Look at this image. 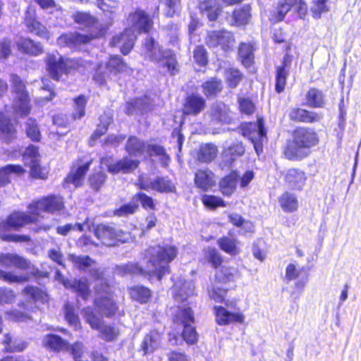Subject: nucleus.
<instances>
[{"mask_svg": "<svg viewBox=\"0 0 361 361\" xmlns=\"http://www.w3.org/2000/svg\"><path fill=\"white\" fill-rule=\"evenodd\" d=\"M177 253V247L173 245L164 244L152 247L146 251L145 268L136 263H128L121 267L119 269L124 274L156 276L160 281L164 274L169 273V264L176 258Z\"/></svg>", "mask_w": 361, "mask_h": 361, "instance_id": "1", "label": "nucleus"}, {"mask_svg": "<svg viewBox=\"0 0 361 361\" xmlns=\"http://www.w3.org/2000/svg\"><path fill=\"white\" fill-rule=\"evenodd\" d=\"M319 137L312 128L298 127L292 134V141L284 150V154L290 160H298L309 154V149L317 145Z\"/></svg>", "mask_w": 361, "mask_h": 361, "instance_id": "2", "label": "nucleus"}, {"mask_svg": "<svg viewBox=\"0 0 361 361\" xmlns=\"http://www.w3.org/2000/svg\"><path fill=\"white\" fill-rule=\"evenodd\" d=\"M37 215L27 214L25 212H16L10 214L5 221L1 224V228L4 231L1 232L0 238L7 242H28L30 238L26 235H17L7 233L6 231L11 229L18 231L25 225L37 221Z\"/></svg>", "mask_w": 361, "mask_h": 361, "instance_id": "3", "label": "nucleus"}, {"mask_svg": "<svg viewBox=\"0 0 361 361\" xmlns=\"http://www.w3.org/2000/svg\"><path fill=\"white\" fill-rule=\"evenodd\" d=\"M145 56L159 64L160 68H166L171 75L179 72L176 56L171 49H162L157 46L152 38H146L145 42Z\"/></svg>", "mask_w": 361, "mask_h": 361, "instance_id": "4", "label": "nucleus"}, {"mask_svg": "<svg viewBox=\"0 0 361 361\" xmlns=\"http://www.w3.org/2000/svg\"><path fill=\"white\" fill-rule=\"evenodd\" d=\"M237 271L235 268L223 267L215 274L211 289L208 290L209 298L216 302H223L230 288V282L233 281Z\"/></svg>", "mask_w": 361, "mask_h": 361, "instance_id": "5", "label": "nucleus"}, {"mask_svg": "<svg viewBox=\"0 0 361 361\" xmlns=\"http://www.w3.org/2000/svg\"><path fill=\"white\" fill-rule=\"evenodd\" d=\"M10 77L12 91L15 94L13 101V111L18 116H26L30 111L31 106L25 84L16 74H11Z\"/></svg>", "mask_w": 361, "mask_h": 361, "instance_id": "6", "label": "nucleus"}, {"mask_svg": "<svg viewBox=\"0 0 361 361\" xmlns=\"http://www.w3.org/2000/svg\"><path fill=\"white\" fill-rule=\"evenodd\" d=\"M95 292L97 296L94 304L99 313L106 317H113L118 310V306L112 298L109 287L103 282L102 279L99 280L96 284Z\"/></svg>", "mask_w": 361, "mask_h": 361, "instance_id": "7", "label": "nucleus"}, {"mask_svg": "<svg viewBox=\"0 0 361 361\" xmlns=\"http://www.w3.org/2000/svg\"><path fill=\"white\" fill-rule=\"evenodd\" d=\"M47 68L50 77L59 81L63 74H67L78 66V62L73 59H65L58 53L49 54L46 58Z\"/></svg>", "mask_w": 361, "mask_h": 361, "instance_id": "8", "label": "nucleus"}, {"mask_svg": "<svg viewBox=\"0 0 361 361\" xmlns=\"http://www.w3.org/2000/svg\"><path fill=\"white\" fill-rule=\"evenodd\" d=\"M175 322L183 326L182 332L183 340L189 345L195 344L197 341V334L195 326H192L195 317L191 308L185 305L178 307Z\"/></svg>", "mask_w": 361, "mask_h": 361, "instance_id": "9", "label": "nucleus"}, {"mask_svg": "<svg viewBox=\"0 0 361 361\" xmlns=\"http://www.w3.org/2000/svg\"><path fill=\"white\" fill-rule=\"evenodd\" d=\"M242 135L247 137L259 154L262 152V143L267 140V131L262 118H258L257 123H247L241 126Z\"/></svg>", "mask_w": 361, "mask_h": 361, "instance_id": "10", "label": "nucleus"}, {"mask_svg": "<svg viewBox=\"0 0 361 361\" xmlns=\"http://www.w3.org/2000/svg\"><path fill=\"white\" fill-rule=\"evenodd\" d=\"M136 185L141 190H152L159 192H173L176 190L174 184L169 178L157 176L155 179L151 180L145 174L139 176Z\"/></svg>", "mask_w": 361, "mask_h": 361, "instance_id": "11", "label": "nucleus"}, {"mask_svg": "<svg viewBox=\"0 0 361 361\" xmlns=\"http://www.w3.org/2000/svg\"><path fill=\"white\" fill-rule=\"evenodd\" d=\"M63 208V202L59 196L50 195L32 202L28 207L29 211L32 214L38 216L42 212L54 213L61 211Z\"/></svg>", "mask_w": 361, "mask_h": 361, "instance_id": "12", "label": "nucleus"}, {"mask_svg": "<svg viewBox=\"0 0 361 361\" xmlns=\"http://www.w3.org/2000/svg\"><path fill=\"white\" fill-rule=\"evenodd\" d=\"M102 30L90 35L80 34L78 32H70L62 35L57 39L59 45L75 48L76 47L90 42L92 39L102 35Z\"/></svg>", "mask_w": 361, "mask_h": 361, "instance_id": "13", "label": "nucleus"}, {"mask_svg": "<svg viewBox=\"0 0 361 361\" xmlns=\"http://www.w3.org/2000/svg\"><path fill=\"white\" fill-rule=\"evenodd\" d=\"M129 28L137 34L148 32L153 25L149 16L143 10L137 9L130 13L127 19Z\"/></svg>", "mask_w": 361, "mask_h": 361, "instance_id": "14", "label": "nucleus"}, {"mask_svg": "<svg viewBox=\"0 0 361 361\" xmlns=\"http://www.w3.org/2000/svg\"><path fill=\"white\" fill-rule=\"evenodd\" d=\"M39 157L38 148L32 145L28 146L23 154L25 164L30 167L31 176L34 178L45 179L47 173L41 169L39 164Z\"/></svg>", "mask_w": 361, "mask_h": 361, "instance_id": "15", "label": "nucleus"}, {"mask_svg": "<svg viewBox=\"0 0 361 361\" xmlns=\"http://www.w3.org/2000/svg\"><path fill=\"white\" fill-rule=\"evenodd\" d=\"M233 35L228 31L219 30L209 32L206 38V44L210 47H220L224 51L231 49L234 44Z\"/></svg>", "mask_w": 361, "mask_h": 361, "instance_id": "16", "label": "nucleus"}, {"mask_svg": "<svg viewBox=\"0 0 361 361\" xmlns=\"http://www.w3.org/2000/svg\"><path fill=\"white\" fill-rule=\"evenodd\" d=\"M121 231L110 224H100L94 230L95 236L107 246H112L117 240H121Z\"/></svg>", "mask_w": 361, "mask_h": 361, "instance_id": "17", "label": "nucleus"}, {"mask_svg": "<svg viewBox=\"0 0 361 361\" xmlns=\"http://www.w3.org/2000/svg\"><path fill=\"white\" fill-rule=\"evenodd\" d=\"M207 114L214 123L229 124L233 119L229 107L219 101L212 104Z\"/></svg>", "mask_w": 361, "mask_h": 361, "instance_id": "18", "label": "nucleus"}, {"mask_svg": "<svg viewBox=\"0 0 361 361\" xmlns=\"http://www.w3.org/2000/svg\"><path fill=\"white\" fill-rule=\"evenodd\" d=\"M68 258L80 270L89 273L94 279H99L100 272L96 266V262L89 256L71 254Z\"/></svg>", "mask_w": 361, "mask_h": 361, "instance_id": "19", "label": "nucleus"}, {"mask_svg": "<svg viewBox=\"0 0 361 361\" xmlns=\"http://www.w3.org/2000/svg\"><path fill=\"white\" fill-rule=\"evenodd\" d=\"M137 34L132 29L128 27L123 32L113 37L111 44L119 47L121 52L128 54L134 45Z\"/></svg>", "mask_w": 361, "mask_h": 361, "instance_id": "20", "label": "nucleus"}, {"mask_svg": "<svg viewBox=\"0 0 361 361\" xmlns=\"http://www.w3.org/2000/svg\"><path fill=\"white\" fill-rule=\"evenodd\" d=\"M25 23L29 32L42 38H49L47 28L35 19V10L29 6L25 15Z\"/></svg>", "mask_w": 361, "mask_h": 361, "instance_id": "21", "label": "nucleus"}, {"mask_svg": "<svg viewBox=\"0 0 361 361\" xmlns=\"http://www.w3.org/2000/svg\"><path fill=\"white\" fill-rule=\"evenodd\" d=\"M206 106V101L201 95L192 93L185 98L183 106V114L185 115L197 116Z\"/></svg>", "mask_w": 361, "mask_h": 361, "instance_id": "22", "label": "nucleus"}, {"mask_svg": "<svg viewBox=\"0 0 361 361\" xmlns=\"http://www.w3.org/2000/svg\"><path fill=\"white\" fill-rule=\"evenodd\" d=\"M0 265L5 268L15 267L20 270L29 269L30 262L16 253H0Z\"/></svg>", "mask_w": 361, "mask_h": 361, "instance_id": "23", "label": "nucleus"}, {"mask_svg": "<svg viewBox=\"0 0 361 361\" xmlns=\"http://www.w3.org/2000/svg\"><path fill=\"white\" fill-rule=\"evenodd\" d=\"M291 62V57L288 54H286L282 65L276 68L275 89L278 93L284 90Z\"/></svg>", "mask_w": 361, "mask_h": 361, "instance_id": "24", "label": "nucleus"}, {"mask_svg": "<svg viewBox=\"0 0 361 361\" xmlns=\"http://www.w3.org/2000/svg\"><path fill=\"white\" fill-rule=\"evenodd\" d=\"M288 116L290 119L293 121L306 123L319 122L322 118V114L301 108H293L290 109Z\"/></svg>", "mask_w": 361, "mask_h": 361, "instance_id": "25", "label": "nucleus"}, {"mask_svg": "<svg viewBox=\"0 0 361 361\" xmlns=\"http://www.w3.org/2000/svg\"><path fill=\"white\" fill-rule=\"evenodd\" d=\"M194 181L195 186L202 191H207L216 184L214 173L207 169L197 170Z\"/></svg>", "mask_w": 361, "mask_h": 361, "instance_id": "26", "label": "nucleus"}, {"mask_svg": "<svg viewBox=\"0 0 361 361\" xmlns=\"http://www.w3.org/2000/svg\"><path fill=\"white\" fill-rule=\"evenodd\" d=\"M140 161L136 159L125 157L115 163L109 164L108 171L113 174L120 172L128 173L136 169Z\"/></svg>", "mask_w": 361, "mask_h": 361, "instance_id": "27", "label": "nucleus"}, {"mask_svg": "<svg viewBox=\"0 0 361 361\" xmlns=\"http://www.w3.org/2000/svg\"><path fill=\"white\" fill-rule=\"evenodd\" d=\"M216 322L220 325H226L231 322L243 323L245 317L240 312H231L221 306L214 307Z\"/></svg>", "mask_w": 361, "mask_h": 361, "instance_id": "28", "label": "nucleus"}, {"mask_svg": "<svg viewBox=\"0 0 361 361\" xmlns=\"http://www.w3.org/2000/svg\"><path fill=\"white\" fill-rule=\"evenodd\" d=\"M195 286L191 281H183L180 279L174 285L173 297L176 301L183 302L194 294Z\"/></svg>", "mask_w": 361, "mask_h": 361, "instance_id": "29", "label": "nucleus"}, {"mask_svg": "<svg viewBox=\"0 0 361 361\" xmlns=\"http://www.w3.org/2000/svg\"><path fill=\"white\" fill-rule=\"evenodd\" d=\"M161 345V335L157 331H151L147 334L141 344L144 355L154 353Z\"/></svg>", "mask_w": 361, "mask_h": 361, "instance_id": "30", "label": "nucleus"}, {"mask_svg": "<svg viewBox=\"0 0 361 361\" xmlns=\"http://www.w3.org/2000/svg\"><path fill=\"white\" fill-rule=\"evenodd\" d=\"M16 130L11 119L0 111V136L7 142L16 137Z\"/></svg>", "mask_w": 361, "mask_h": 361, "instance_id": "31", "label": "nucleus"}, {"mask_svg": "<svg viewBox=\"0 0 361 361\" xmlns=\"http://www.w3.org/2000/svg\"><path fill=\"white\" fill-rule=\"evenodd\" d=\"M66 287H70L73 292L76 293L78 296L84 300H87L91 294L90 285L85 279H74L65 283Z\"/></svg>", "mask_w": 361, "mask_h": 361, "instance_id": "32", "label": "nucleus"}, {"mask_svg": "<svg viewBox=\"0 0 361 361\" xmlns=\"http://www.w3.org/2000/svg\"><path fill=\"white\" fill-rule=\"evenodd\" d=\"M199 8L210 21L216 20L221 12L216 0H200Z\"/></svg>", "mask_w": 361, "mask_h": 361, "instance_id": "33", "label": "nucleus"}, {"mask_svg": "<svg viewBox=\"0 0 361 361\" xmlns=\"http://www.w3.org/2000/svg\"><path fill=\"white\" fill-rule=\"evenodd\" d=\"M81 315L90 327L99 330L103 324V315L98 314L92 307H86L81 310Z\"/></svg>", "mask_w": 361, "mask_h": 361, "instance_id": "34", "label": "nucleus"}, {"mask_svg": "<svg viewBox=\"0 0 361 361\" xmlns=\"http://www.w3.org/2000/svg\"><path fill=\"white\" fill-rule=\"evenodd\" d=\"M17 47L20 51L33 56H38L43 52V47L40 43H36L27 38L20 39L17 42Z\"/></svg>", "mask_w": 361, "mask_h": 361, "instance_id": "35", "label": "nucleus"}, {"mask_svg": "<svg viewBox=\"0 0 361 361\" xmlns=\"http://www.w3.org/2000/svg\"><path fill=\"white\" fill-rule=\"evenodd\" d=\"M151 100L148 97L136 98L133 102H127L126 104V113L128 114H133L135 112L139 111L143 114L150 109Z\"/></svg>", "mask_w": 361, "mask_h": 361, "instance_id": "36", "label": "nucleus"}, {"mask_svg": "<svg viewBox=\"0 0 361 361\" xmlns=\"http://www.w3.org/2000/svg\"><path fill=\"white\" fill-rule=\"evenodd\" d=\"M305 180V173L298 169H290L286 175V183L294 189L300 190L304 185Z\"/></svg>", "mask_w": 361, "mask_h": 361, "instance_id": "37", "label": "nucleus"}, {"mask_svg": "<svg viewBox=\"0 0 361 361\" xmlns=\"http://www.w3.org/2000/svg\"><path fill=\"white\" fill-rule=\"evenodd\" d=\"M42 344L53 351H60L68 348V343L59 336L56 334H47L42 340Z\"/></svg>", "mask_w": 361, "mask_h": 361, "instance_id": "38", "label": "nucleus"}, {"mask_svg": "<svg viewBox=\"0 0 361 361\" xmlns=\"http://www.w3.org/2000/svg\"><path fill=\"white\" fill-rule=\"evenodd\" d=\"M90 164L91 161H88L81 166H79L75 169H72L71 172L65 179L66 183H72L75 187L80 186L83 181L85 175L89 170Z\"/></svg>", "mask_w": 361, "mask_h": 361, "instance_id": "39", "label": "nucleus"}, {"mask_svg": "<svg viewBox=\"0 0 361 361\" xmlns=\"http://www.w3.org/2000/svg\"><path fill=\"white\" fill-rule=\"evenodd\" d=\"M202 92L207 97H215L223 89L222 81L216 78H211L202 85Z\"/></svg>", "mask_w": 361, "mask_h": 361, "instance_id": "40", "label": "nucleus"}, {"mask_svg": "<svg viewBox=\"0 0 361 361\" xmlns=\"http://www.w3.org/2000/svg\"><path fill=\"white\" fill-rule=\"evenodd\" d=\"M238 177V173L233 171L220 180L219 187L223 195L230 196L234 192L236 188Z\"/></svg>", "mask_w": 361, "mask_h": 361, "instance_id": "41", "label": "nucleus"}, {"mask_svg": "<svg viewBox=\"0 0 361 361\" xmlns=\"http://www.w3.org/2000/svg\"><path fill=\"white\" fill-rule=\"evenodd\" d=\"M147 149L145 143L135 136H130L126 145V150L130 156L139 157L143 154Z\"/></svg>", "mask_w": 361, "mask_h": 361, "instance_id": "42", "label": "nucleus"}, {"mask_svg": "<svg viewBox=\"0 0 361 361\" xmlns=\"http://www.w3.org/2000/svg\"><path fill=\"white\" fill-rule=\"evenodd\" d=\"M297 0H284L280 2L278 6L271 11L269 20L273 23L282 21L287 13L290 11V5L296 2Z\"/></svg>", "mask_w": 361, "mask_h": 361, "instance_id": "43", "label": "nucleus"}, {"mask_svg": "<svg viewBox=\"0 0 361 361\" xmlns=\"http://www.w3.org/2000/svg\"><path fill=\"white\" fill-rule=\"evenodd\" d=\"M306 105L312 108H322L324 105L323 92L317 88H310L306 95Z\"/></svg>", "mask_w": 361, "mask_h": 361, "instance_id": "44", "label": "nucleus"}, {"mask_svg": "<svg viewBox=\"0 0 361 361\" xmlns=\"http://www.w3.org/2000/svg\"><path fill=\"white\" fill-rule=\"evenodd\" d=\"M250 10L251 8L249 5H244L242 7L235 9L233 12L232 25L240 26L248 23L251 17Z\"/></svg>", "mask_w": 361, "mask_h": 361, "instance_id": "45", "label": "nucleus"}, {"mask_svg": "<svg viewBox=\"0 0 361 361\" xmlns=\"http://www.w3.org/2000/svg\"><path fill=\"white\" fill-rule=\"evenodd\" d=\"M238 55L243 65L250 68L254 63V49L250 43H241L238 48Z\"/></svg>", "mask_w": 361, "mask_h": 361, "instance_id": "46", "label": "nucleus"}, {"mask_svg": "<svg viewBox=\"0 0 361 361\" xmlns=\"http://www.w3.org/2000/svg\"><path fill=\"white\" fill-rule=\"evenodd\" d=\"M25 172L20 165H7L0 169V186L9 183L13 174L20 175Z\"/></svg>", "mask_w": 361, "mask_h": 361, "instance_id": "47", "label": "nucleus"}, {"mask_svg": "<svg viewBox=\"0 0 361 361\" xmlns=\"http://www.w3.org/2000/svg\"><path fill=\"white\" fill-rule=\"evenodd\" d=\"M112 121V118L109 114L104 113L99 118V123L97 126V129L92 135L90 145H93L96 140L99 139L102 135L105 134L108 130V127Z\"/></svg>", "mask_w": 361, "mask_h": 361, "instance_id": "48", "label": "nucleus"}, {"mask_svg": "<svg viewBox=\"0 0 361 361\" xmlns=\"http://www.w3.org/2000/svg\"><path fill=\"white\" fill-rule=\"evenodd\" d=\"M279 204L286 212H293L298 207V202L294 194L284 192L279 198Z\"/></svg>", "mask_w": 361, "mask_h": 361, "instance_id": "49", "label": "nucleus"}, {"mask_svg": "<svg viewBox=\"0 0 361 361\" xmlns=\"http://www.w3.org/2000/svg\"><path fill=\"white\" fill-rule=\"evenodd\" d=\"M3 343L5 346V351L8 353L21 352L27 347V343L21 340L15 339L13 341L10 334L4 336Z\"/></svg>", "mask_w": 361, "mask_h": 361, "instance_id": "50", "label": "nucleus"}, {"mask_svg": "<svg viewBox=\"0 0 361 361\" xmlns=\"http://www.w3.org/2000/svg\"><path fill=\"white\" fill-rule=\"evenodd\" d=\"M131 298L140 303H147L152 297L151 290L142 286H135L130 289Z\"/></svg>", "mask_w": 361, "mask_h": 361, "instance_id": "51", "label": "nucleus"}, {"mask_svg": "<svg viewBox=\"0 0 361 361\" xmlns=\"http://www.w3.org/2000/svg\"><path fill=\"white\" fill-rule=\"evenodd\" d=\"M217 147L213 144H204L201 146L198 152V159L209 163L215 159L217 154Z\"/></svg>", "mask_w": 361, "mask_h": 361, "instance_id": "52", "label": "nucleus"}, {"mask_svg": "<svg viewBox=\"0 0 361 361\" xmlns=\"http://www.w3.org/2000/svg\"><path fill=\"white\" fill-rule=\"evenodd\" d=\"M146 150L150 156L159 157L163 165L166 166L168 164L170 157L162 146L155 144L147 145Z\"/></svg>", "mask_w": 361, "mask_h": 361, "instance_id": "53", "label": "nucleus"}, {"mask_svg": "<svg viewBox=\"0 0 361 361\" xmlns=\"http://www.w3.org/2000/svg\"><path fill=\"white\" fill-rule=\"evenodd\" d=\"M65 318L68 324L75 330L80 329L81 324L74 307L68 302L64 305Z\"/></svg>", "mask_w": 361, "mask_h": 361, "instance_id": "54", "label": "nucleus"}, {"mask_svg": "<svg viewBox=\"0 0 361 361\" xmlns=\"http://www.w3.org/2000/svg\"><path fill=\"white\" fill-rule=\"evenodd\" d=\"M25 129L27 137L32 141H39L41 133L35 120L28 118L25 123Z\"/></svg>", "mask_w": 361, "mask_h": 361, "instance_id": "55", "label": "nucleus"}, {"mask_svg": "<svg viewBox=\"0 0 361 361\" xmlns=\"http://www.w3.org/2000/svg\"><path fill=\"white\" fill-rule=\"evenodd\" d=\"M220 248L224 252L231 255H235L238 253L235 240L228 237H223L217 241Z\"/></svg>", "mask_w": 361, "mask_h": 361, "instance_id": "56", "label": "nucleus"}, {"mask_svg": "<svg viewBox=\"0 0 361 361\" xmlns=\"http://www.w3.org/2000/svg\"><path fill=\"white\" fill-rule=\"evenodd\" d=\"M133 202L137 204L140 202L142 207L145 209L154 210L155 209V204L152 197L142 192H139L133 196Z\"/></svg>", "mask_w": 361, "mask_h": 361, "instance_id": "57", "label": "nucleus"}, {"mask_svg": "<svg viewBox=\"0 0 361 361\" xmlns=\"http://www.w3.org/2000/svg\"><path fill=\"white\" fill-rule=\"evenodd\" d=\"M87 99L84 95H80L74 99V111L73 118L74 119H80L85 114V106Z\"/></svg>", "mask_w": 361, "mask_h": 361, "instance_id": "58", "label": "nucleus"}, {"mask_svg": "<svg viewBox=\"0 0 361 361\" xmlns=\"http://www.w3.org/2000/svg\"><path fill=\"white\" fill-rule=\"evenodd\" d=\"M138 209V204L133 202V198L129 203L123 204L114 211V215L118 217H126L133 214Z\"/></svg>", "mask_w": 361, "mask_h": 361, "instance_id": "59", "label": "nucleus"}, {"mask_svg": "<svg viewBox=\"0 0 361 361\" xmlns=\"http://www.w3.org/2000/svg\"><path fill=\"white\" fill-rule=\"evenodd\" d=\"M75 21L85 27L93 26L97 28L98 23L87 13L78 12L74 15Z\"/></svg>", "mask_w": 361, "mask_h": 361, "instance_id": "60", "label": "nucleus"}, {"mask_svg": "<svg viewBox=\"0 0 361 361\" xmlns=\"http://www.w3.org/2000/svg\"><path fill=\"white\" fill-rule=\"evenodd\" d=\"M107 66L111 71L116 73L126 72L128 69L127 64L123 61L122 58L119 56H111Z\"/></svg>", "mask_w": 361, "mask_h": 361, "instance_id": "61", "label": "nucleus"}, {"mask_svg": "<svg viewBox=\"0 0 361 361\" xmlns=\"http://www.w3.org/2000/svg\"><path fill=\"white\" fill-rule=\"evenodd\" d=\"M225 75L228 85L231 88L237 87L243 77L242 73L235 68L227 69L225 72Z\"/></svg>", "mask_w": 361, "mask_h": 361, "instance_id": "62", "label": "nucleus"}, {"mask_svg": "<svg viewBox=\"0 0 361 361\" xmlns=\"http://www.w3.org/2000/svg\"><path fill=\"white\" fill-rule=\"evenodd\" d=\"M106 179V175L102 171L94 173L89 178V183L92 189L98 191L104 185Z\"/></svg>", "mask_w": 361, "mask_h": 361, "instance_id": "63", "label": "nucleus"}, {"mask_svg": "<svg viewBox=\"0 0 361 361\" xmlns=\"http://www.w3.org/2000/svg\"><path fill=\"white\" fill-rule=\"evenodd\" d=\"M202 200L204 205L210 209L226 206L224 201L221 197L214 195H204Z\"/></svg>", "mask_w": 361, "mask_h": 361, "instance_id": "64", "label": "nucleus"}]
</instances>
